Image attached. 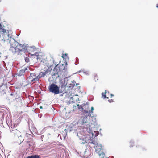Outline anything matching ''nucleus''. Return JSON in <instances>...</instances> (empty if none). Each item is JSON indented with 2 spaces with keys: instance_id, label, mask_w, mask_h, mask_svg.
<instances>
[{
  "instance_id": "f257e3e1",
  "label": "nucleus",
  "mask_w": 158,
  "mask_h": 158,
  "mask_svg": "<svg viewBox=\"0 0 158 158\" xmlns=\"http://www.w3.org/2000/svg\"><path fill=\"white\" fill-rule=\"evenodd\" d=\"M27 44H22L18 42H15L11 44L10 50L13 54L21 55L27 51Z\"/></svg>"
},
{
  "instance_id": "f03ea898",
  "label": "nucleus",
  "mask_w": 158,
  "mask_h": 158,
  "mask_svg": "<svg viewBox=\"0 0 158 158\" xmlns=\"http://www.w3.org/2000/svg\"><path fill=\"white\" fill-rule=\"evenodd\" d=\"M11 37V35L9 33L8 31L4 29H0V38L2 40L5 41L10 40Z\"/></svg>"
},
{
  "instance_id": "7ed1b4c3",
  "label": "nucleus",
  "mask_w": 158,
  "mask_h": 158,
  "mask_svg": "<svg viewBox=\"0 0 158 158\" xmlns=\"http://www.w3.org/2000/svg\"><path fill=\"white\" fill-rule=\"evenodd\" d=\"M48 89L50 92L55 94H57L60 93L59 87L55 84H51L49 86Z\"/></svg>"
},
{
  "instance_id": "20e7f679",
  "label": "nucleus",
  "mask_w": 158,
  "mask_h": 158,
  "mask_svg": "<svg viewBox=\"0 0 158 158\" xmlns=\"http://www.w3.org/2000/svg\"><path fill=\"white\" fill-rule=\"evenodd\" d=\"M78 123L79 124L82 125L85 129H88L89 127V123L87 121L86 117L82 118L78 121Z\"/></svg>"
},
{
  "instance_id": "39448f33",
  "label": "nucleus",
  "mask_w": 158,
  "mask_h": 158,
  "mask_svg": "<svg viewBox=\"0 0 158 158\" xmlns=\"http://www.w3.org/2000/svg\"><path fill=\"white\" fill-rule=\"evenodd\" d=\"M28 81L31 83L32 82H35L38 81L40 79L39 75H36L34 73L30 74V75L28 77Z\"/></svg>"
},
{
  "instance_id": "423d86ee",
  "label": "nucleus",
  "mask_w": 158,
  "mask_h": 158,
  "mask_svg": "<svg viewBox=\"0 0 158 158\" xmlns=\"http://www.w3.org/2000/svg\"><path fill=\"white\" fill-rule=\"evenodd\" d=\"M4 83V78L2 77L0 78V92L5 91L7 89V86Z\"/></svg>"
},
{
  "instance_id": "0eeeda50",
  "label": "nucleus",
  "mask_w": 158,
  "mask_h": 158,
  "mask_svg": "<svg viewBox=\"0 0 158 158\" xmlns=\"http://www.w3.org/2000/svg\"><path fill=\"white\" fill-rule=\"evenodd\" d=\"M102 148L101 146L97 145L96 146L95 148L96 152L100 156L102 155V156L103 157H101V158H103V155L104 154L103 152Z\"/></svg>"
},
{
  "instance_id": "6e6552de",
  "label": "nucleus",
  "mask_w": 158,
  "mask_h": 158,
  "mask_svg": "<svg viewBox=\"0 0 158 158\" xmlns=\"http://www.w3.org/2000/svg\"><path fill=\"white\" fill-rule=\"evenodd\" d=\"M30 68L29 67H27L26 68H25L22 69L18 73V74L19 76H21L23 75L25 73V71L26 70H28Z\"/></svg>"
},
{
  "instance_id": "1a4fd4ad",
  "label": "nucleus",
  "mask_w": 158,
  "mask_h": 158,
  "mask_svg": "<svg viewBox=\"0 0 158 158\" xmlns=\"http://www.w3.org/2000/svg\"><path fill=\"white\" fill-rule=\"evenodd\" d=\"M85 142H82V143L84 144L85 143H90V141H91V138L90 136H87L85 138Z\"/></svg>"
},
{
  "instance_id": "9d476101",
  "label": "nucleus",
  "mask_w": 158,
  "mask_h": 158,
  "mask_svg": "<svg viewBox=\"0 0 158 158\" xmlns=\"http://www.w3.org/2000/svg\"><path fill=\"white\" fill-rule=\"evenodd\" d=\"M48 70L47 69L43 72H40L39 75V77H40V78L46 75L48 73Z\"/></svg>"
},
{
  "instance_id": "9b49d317",
  "label": "nucleus",
  "mask_w": 158,
  "mask_h": 158,
  "mask_svg": "<svg viewBox=\"0 0 158 158\" xmlns=\"http://www.w3.org/2000/svg\"><path fill=\"white\" fill-rule=\"evenodd\" d=\"M36 48L35 46H32L31 47H30L29 48V54H31V53L33 52L36 51Z\"/></svg>"
},
{
  "instance_id": "f8f14e48",
  "label": "nucleus",
  "mask_w": 158,
  "mask_h": 158,
  "mask_svg": "<svg viewBox=\"0 0 158 158\" xmlns=\"http://www.w3.org/2000/svg\"><path fill=\"white\" fill-rule=\"evenodd\" d=\"M31 56H37V59L38 60H39L40 61H41V58L40 57V56H39L38 52H35L34 54H31Z\"/></svg>"
},
{
  "instance_id": "ddd939ff",
  "label": "nucleus",
  "mask_w": 158,
  "mask_h": 158,
  "mask_svg": "<svg viewBox=\"0 0 158 158\" xmlns=\"http://www.w3.org/2000/svg\"><path fill=\"white\" fill-rule=\"evenodd\" d=\"M106 91L105 90V93H102V97L104 98L105 99V98H108V97H106Z\"/></svg>"
},
{
  "instance_id": "4468645a",
  "label": "nucleus",
  "mask_w": 158,
  "mask_h": 158,
  "mask_svg": "<svg viewBox=\"0 0 158 158\" xmlns=\"http://www.w3.org/2000/svg\"><path fill=\"white\" fill-rule=\"evenodd\" d=\"M10 95L11 96H13V100H15L16 99H17V95L16 94H10Z\"/></svg>"
},
{
  "instance_id": "2eb2a0df",
  "label": "nucleus",
  "mask_w": 158,
  "mask_h": 158,
  "mask_svg": "<svg viewBox=\"0 0 158 158\" xmlns=\"http://www.w3.org/2000/svg\"><path fill=\"white\" fill-rule=\"evenodd\" d=\"M62 57L63 59H66V58H67V54L66 53H65L64 54H63L62 55Z\"/></svg>"
},
{
  "instance_id": "dca6fc26",
  "label": "nucleus",
  "mask_w": 158,
  "mask_h": 158,
  "mask_svg": "<svg viewBox=\"0 0 158 158\" xmlns=\"http://www.w3.org/2000/svg\"><path fill=\"white\" fill-rule=\"evenodd\" d=\"M77 106H78V109L80 110L81 111L83 110V109L81 105H79L77 104Z\"/></svg>"
},
{
  "instance_id": "f3484780",
  "label": "nucleus",
  "mask_w": 158,
  "mask_h": 158,
  "mask_svg": "<svg viewBox=\"0 0 158 158\" xmlns=\"http://www.w3.org/2000/svg\"><path fill=\"white\" fill-rule=\"evenodd\" d=\"M134 145V143L133 141H130V147L131 148L133 147Z\"/></svg>"
},
{
  "instance_id": "a211bd4d",
  "label": "nucleus",
  "mask_w": 158,
  "mask_h": 158,
  "mask_svg": "<svg viewBox=\"0 0 158 158\" xmlns=\"http://www.w3.org/2000/svg\"><path fill=\"white\" fill-rule=\"evenodd\" d=\"M25 60L26 62L28 63L29 62V58L28 57H26L25 58Z\"/></svg>"
},
{
  "instance_id": "6ab92c4d",
  "label": "nucleus",
  "mask_w": 158,
  "mask_h": 158,
  "mask_svg": "<svg viewBox=\"0 0 158 158\" xmlns=\"http://www.w3.org/2000/svg\"><path fill=\"white\" fill-rule=\"evenodd\" d=\"M90 143H92L94 144H96V142L94 140H92L91 139V141H90Z\"/></svg>"
},
{
  "instance_id": "aec40b11",
  "label": "nucleus",
  "mask_w": 158,
  "mask_h": 158,
  "mask_svg": "<svg viewBox=\"0 0 158 158\" xmlns=\"http://www.w3.org/2000/svg\"><path fill=\"white\" fill-rule=\"evenodd\" d=\"M94 76L95 79L98 80V76L96 74H95L94 75Z\"/></svg>"
},
{
  "instance_id": "412c9836",
  "label": "nucleus",
  "mask_w": 158,
  "mask_h": 158,
  "mask_svg": "<svg viewBox=\"0 0 158 158\" xmlns=\"http://www.w3.org/2000/svg\"><path fill=\"white\" fill-rule=\"evenodd\" d=\"M94 110V108L93 107H91V111H90V113H93V111Z\"/></svg>"
},
{
  "instance_id": "4be33fe9",
  "label": "nucleus",
  "mask_w": 158,
  "mask_h": 158,
  "mask_svg": "<svg viewBox=\"0 0 158 158\" xmlns=\"http://www.w3.org/2000/svg\"><path fill=\"white\" fill-rule=\"evenodd\" d=\"M108 101L110 103H111V102H114L113 100V99H111L109 100H108Z\"/></svg>"
},
{
  "instance_id": "5701e85b",
  "label": "nucleus",
  "mask_w": 158,
  "mask_h": 158,
  "mask_svg": "<svg viewBox=\"0 0 158 158\" xmlns=\"http://www.w3.org/2000/svg\"><path fill=\"white\" fill-rule=\"evenodd\" d=\"M0 114L2 115L3 116L4 115V114L2 112H0Z\"/></svg>"
},
{
  "instance_id": "b1692460",
  "label": "nucleus",
  "mask_w": 158,
  "mask_h": 158,
  "mask_svg": "<svg viewBox=\"0 0 158 158\" xmlns=\"http://www.w3.org/2000/svg\"><path fill=\"white\" fill-rule=\"evenodd\" d=\"M156 6L157 8H158V4H156Z\"/></svg>"
},
{
  "instance_id": "393cba45",
  "label": "nucleus",
  "mask_w": 158,
  "mask_h": 158,
  "mask_svg": "<svg viewBox=\"0 0 158 158\" xmlns=\"http://www.w3.org/2000/svg\"><path fill=\"white\" fill-rule=\"evenodd\" d=\"M110 95H111V98L112 97V96H114V95L113 94H111Z\"/></svg>"
},
{
  "instance_id": "a878e982",
  "label": "nucleus",
  "mask_w": 158,
  "mask_h": 158,
  "mask_svg": "<svg viewBox=\"0 0 158 158\" xmlns=\"http://www.w3.org/2000/svg\"><path fill=\"white\" fill-rule=\"evenodd\" d=\"M40 108L42 109V106H40Z\"/></svg>"
},
{
  "instance_id": "bb28decb",
  "label": "nucleus",
  "mask_w": 158,
  "mask_h": 158,
  "mask_svg": "<svg viewBox=\"0 0 158 158\" xmlns=\"http://www.w3.org/2000/svg\"><path fill=\"white\" fill-rule=\"evenodd\" d=\"M86 113H88V111H86Z\"/></svg>"
}]
</instances>
